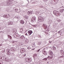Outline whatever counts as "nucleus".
Returning <instances> with one entry per match:
<instances>
[{"mask_svg":"<svg viewBox=\"0 0 64 64\" xmlns=\"http://www.w3.org/2000/svg\"><path fill=\"white\" fill-rule=\"evenodd\" d=\"M53 13L54 15L56 16H60L61 15V14L60 12L56 10H54L53 12Z\"/></svg>","mask_w":64,"mask_h":64,"instance_id":"obj_1","label":"nucleus"},{"mask_svg":"<svg viewBox=\"0 0 64 64\" xmlns=\"http://www.w3.org/2000/svg\"><path fill=\"white\" fill-rule=\"evenodd\" d=\"M26 62H28V63H30V62H31L32 61V60L30 58H26Z\"/></svg>","mask_w":64,"mask_h":64,"instance_id":"obj_2","label":"nucleus"},{"mask_svg":"<svg viewBox=\"0 0 64 64\" xmlns=\"http://www.w3.org/2000/svg\"><path fill=\"white\" fill-rule=\"evenodd\" d=\"M5 18H7V19H8L10 17V16L9 14H8L7 15H4L3 16Z\"/></svg>","mask_w":64,"mask_h":64,"instance_id":"obj_3","label":"nucleus"},{"mask_svg":"<svg viewBox=\"0 0 64 64\" xmlns=\"http://www.w3.org/2000/svg\"><path fill=\"white\" fill-rule=\"evenodd\" d=\"M28 33L29 35H30L33 33V32L32 30H28Z\"/></svg>","mask_w":64,"mask_h":64,"instance_id":"obj_4","label":"nucleus"},{"mask_svg":"<svg viewBox=\"0 0 64 64\" xmlns=\"http://www.w3.org/2000/svg\"><path fill=\"white\" fill-rule=\"evenodd\" d=\"M38 19L39 20H41V22H43L44 21V18H43L41 17H40L38 18Z\"/></svg>","mask_w":64,"mask_h":64,"instance_id":"obj_5","label":"nucleus"},{"mask_svg":"<svg viewBox=\"0 0 64 64\" xmlns=\"http://www.w3.org/2000/svg\"><path fill=\"white\" fill-rule=\"evenodd\" d=\"M49 54L50 55V56H53V53L52 51L50 50L49 52Z\"/></svg>","mask_w":64,"mask_h":64,"instance_id":"obj_6","label":"nucleus"},{"mask_svg":"<svg viewBox=\"0 0 64 64\" xmlns=\"http://www.w3.org/2000/svg\"><path fill=\"white\" fill-rule=\"evenodd\" d=\"M20 23L22 24H24V21L23 20H21L20 21Z\"/></svg>","mask_w":64,"mask_h":64,"instance_id":"obj_7","label":"nucleus"},{"mask_svg":"<svg viewBox=\"0 0 64 64\" xmlns=\"http://www.w3.org/2000/svg\"><path fill=\"white\" fill-rule=\"evenodd\" d=\"M64 9L61 8L59 12H60V13H62V12H63V11H64Z\"/></svg>","mask_w":64,"mask_h":64,"instance_id":"obj_8","label":"nucleus"},{"mask_svg":"<svg viewBox=\"0 0 64 64\" xmlns=\"http://www.w3.org/2000/svg\"><path fill=\"white\" fill-rule=\"evenodd\" d=\"M20 38V39H22V40H24L25 39V37L23 36L22 35L21 36Z\"/></svg>","mask_w":64,"mask_h":64,"instance_id":"obj_9","label":"nucleus"},{"mask_svg":"<svg viewBox=\"0 0 64 64\" xmlns=\"http://www.w3.org/2000/svg\"><path fill=\"white\" fill-rule=\"evenodd\" d=\"M18 34H14V37H15V38H16L17 37H18Z\"/></svg>","mask_w":64,"mask_h":64,"instance_id":"obj_10","label":"nucleus"},{"mask_svg":"<svg viewBox=\"0 0 64 64\" xmlns=\"http://www.w3.org/2000/svg\"><path fill=\"white\" fill-rule=\"evenodd\" d=\"M31 13H32V11H28V15H30V14H31Z\"/></svg>","mask_w":64,"mask_h":64,"instance_id":"obj_11","label":"nucleus"},{"mask_svg":"<svg viewBox=\"0 0 64 64\" xmlns=\"http://www.w3.org/2000/svg\"><path fill=\"white\" fill-rule=\"evenodd\" d=\"M24 49H22L20 50V52L21 53H23L24 52Z\"/></svg>","mask_w":64,"mask_h":64,"instance_id":"obj_12","label":"nucleus"},{"mask_svg":"<svg viewBox=\"0 0 64 64\" xmlns=\"http://www.w3.org/2000/svg\"><path fill=\"white\" fill-rule=\"evenodd\" d=\"M16 29H14L13 30V32L14 33H16Z\"/></svg>","mask_w":64,"mask_h":64,"instance_id":"obj_13","label":"nucleus"},{"mask_svg":"<svg viewBox=\"0 0 64 64\" xmlns=\"http://www.w3.org/2000/svg\"><path fill=\"white\" fill-rule=\"evenodd\" d=\"M48 58H49V59H48L49 60H50V59L51 60L52 59V57L50 56H48Z\"/></svg>","mask_w":64,"mask_h":64,"instance_id":"obj_14","label":"nucleus"},{"mask_svg":"<svg viewBox=\"0 0 64 64\" xmlns=\"http://www.w3.org/2000/svg\"><path fill=\"white\" fill-rule=\"evenodd\" d=\"M43 26L44 27H45L46 28H47V26L45 25V24H43Z\"/></svg>","mask_w":64,"mask_h":64,"instance_id":"obj_15","label":"nucleus"},{"mask_svg":"<svg viewBox=\"0 0 64 64\" xmlns=\"http://www.w3.org/2000/svg\"><path fill=\"white\" fill-rule=\"evenodd\" d=\"M44 55H47V53L46 52H45V51H44Z\"/></svg>","mask_w":64,"mask_h":64,"instance_id":"obj_16","label":"nucleus"},{"mask_svg":"<svg viewBox=\"0 0 64 64\" xmlns=\"http://www.w3.org/2000/svg\"><path fill=\"white\" fill-rule=\"evenodd\" d=\"M23 31V28H20V32H22Z\"/></svg>","mask_w":64,"mask_h":64,"instance_id":"obj_17","label":"nucleus"},{"mask_svg":"<svg viewBox=\"0 0 64 64\" xmlns=\"http://www.w3.org/2000/svg\"><path fill=\"white\" fill-rule=\"evenodd\" d=\"M47 58H46L43 59L42 60H44V61H47Z\"/></svg>","mask_w":64,"mask_h":64,"instance_id":"obj_18","label":"nucleus"},{"mask_svg":"<svg viewBox=\"0 0 64 64\" xmlns=\"http://www.w3.org/2000/svg\"><path fill=\"white\" fill-rule=\"evenodd\" d=\"M8 38H10V39H11V38H12V37H11V36H10V35H9L8 36Z\"/></svg>","mask_w":64,"mask_h":64,"instance_id":"obj_19","label":"nucleus"},{"mask_svg":"<svg viewBox=\"0 0 64 64\" xmlns=\"http://www.w3.org/2000/svg\"><path fill=\"white\" fill-rule=\"evenodd\" d=\"M15 11L16 12H17V11H18V8H16L15 9Z\"/></svg>","mask_w":64,"mask_h":64,"instance_id":"obj_20","label":"nucleus"},{"mask_svg":"<svg viewBox=\"0 0 64 64\" xmlns=\"http://www.w3.org/2000/svg\"><path fill=\"white\" fill-rule=\"evenodd\" d=\"M7 54L8 55H10V52H8Z\"/></svg>","mask_w":64,"mask_h":64,"instance_id":"obj_21","label":"nucleus"},{"mask_svg":"<svg viewBox=\"0 0 64 64\" xmlns=\"http://www.w3.org/2000/svg\"><path fill=\"white\" fill-rule=\"evenodd\" d=\"M62 55H64V52H62Z\"/></svg>","mask_w":64,"mask_h":64,"instance_id":"obj_22","label":"nucleus"},{"mask_svg":"<svg viewBox=\"0 0 64 64\" xmlns=\"http://www.w3.org/2000/svg\"><path fill=\"white\" fill-rule=\"evenodd\" d=\"M32 19H33L34 20H35V19H36V18H35V17H34Z\"/></svg>","mask_w":64,"mask_h":64,"instance_id":"obj_23","label":"nucleus"},{"mask_svg":"<svg viewBox=\"0 0 64 64\" xmlns=\"http://www.w3.org/2000/svg\"><path fill=\"white\" fill-rule=\"evenodd\" d=\"M28 49L29 50L30 49H31V48H30V47H28Z\"/></svg>","mask_w":64,"mask_h":64,"instance_id":"obj_24","label":"nucleus"},{"mask_svg":"<svg viewBox=\"0 0 64 64\" xmlns=\"http://www.w3.org/2000/svg\"><path fill=\"white\" fill-rule=\"evenodd\" d=\"M62 52H63V50H61L60 51V52L61 53H62Z\"/></svg>","mask_w":64,"mask_h":64,"instance_id":"obj_25","label":"nucleus"},{"mask_svg":"<svg viewBox=\"0 0 64 64\" xmlns=\"http://www.w3.org/2000/svg\"><path fill=\"white\" fill-rule=\"evenodd\" d=\"M12 24H11V22H9V23H10V24H13V23H12Z\"/></svg>","mask_w":64,"mask_h":64,"instance_id":"obj_26","label":"nucleus"},{"mask_svg":"<svg viewBox=\"0 0 64 64\" xmlns=\"http://www.w3.org/2000/svg\"><path fill=\"white\" fill-rule=\"evenodd\" d=\"M26 54H24V57H25L26 56Z\"/></svg>","mask_w":64,"mask_h":64,"instance_id":"obj_27","label":"nucleus"},{"mask_svg":"<svg viewBox=\"0 0 64 64\" xmlns=\"http://www.w3.org/2000/svg\"><path fill=\"white\" fill-rule=\"evenodd\" d=\"M40 49L39 50H38L37 51V52H39V51H40Z\"/></svg>","mask_w":64,"mask_h":64,"instance_id":"obj_28","label":"nucleus"},{"mask_svg":"<svg viewBox=\"0 0 64 64\" xmlns=\"http://www.w3.org/2000/svg\"><path fill=\"white\" fill-rule=\"evenodd\" d=\"M8 2H11V1H10V0H8Z\"/></svg>","mask_w":64,"mask_h":64,"instance_id":"obj_29","label":"nucleus"},{"mask_svg":"<svg viewBox=\"0 0 64 64\" xmlns=\"http://www.w3.org/2000/svg\"><path fill=\"white\" fill-rule=\"evenodd\" d=\"M14 0H10V1H14Z\"/></svg>","mask_w":64,"mask_h":64,"instance_id":"obj_30","label":"nucleus"},{"mask_svg":"<svg viewBox=\"0 0 64 64\" xmlns=\"http://www.w3.org/2000/svg\"><path fill=\"white\" fill-rule=\"evenodd\" d=\"M25 35H26V36H27V33H26L25 34Z\"/></svg>","mask_w":64,"mask_h":64,"instance_id":"obj_31","label":"nucleus"},{"mask_svg":"<svg viewBox=\"0 0 64 64\" xmlns=\"http://www.w3.org/2000/svg\"><path fill=\"white\" fill-rule=\"evenodd\" d=\"M1 46H2V44H0V47Z\"/></svg>","mask_w":64,"mask_h":64,"instance_id":"obj_32","label":"nucleus"},{"mask_svg":"<svg viewBox=\"0 0 64 64\" xmlns=\"http://www.w3.org/2000/svg\"><path fill=\"white\" fill-rule=\"evenodd\" d=\"M60 31H59L58 32V33H60Z\"/></svg>","mask_w":64,"mask_h":64,"instance_id":"obj_33","label":"nucleus"},{"mask_svg":"<svg viewBox=\"0 0 64 64\" xmlns=\"http://www.w3.org/2000/svg\"><path fill=\"white\" fill-rule=\"evenodd\" d=\"M34 49H35V48H34V49H32V50H34Z\"/></svg>","mask_w":64,"mask_h":64,"instance_id":"obj_34","label":"nucleus"},{"mask_svg":"<svg viewBox=\"0 0 64 64\" xmlns=\"http://www.w3.org/2000/svg\"><path fill=\"white\" fill-rule=\"evenodd\" d=\"M0 58L1 59H2V58L1 57Z\"/></svg>","mask_w":64,"mask_h":64,"instance_id":"obj_35","label":"nucleus"},{"mask_svg":"<svg viewBox=\"0 0 64 64\" xmlns=\"http://www.w3.org/2000/svg\"><path fill=\"white\" fill-rule=\"evenodd\" d=\"M12 42L13 43H14V41L13 42Z\"/></svg>","mask_w":64,"mask_h":64,"instance_id":"obj_36","label":"nucleus"},{"mask_svg":"<svg viewBox=\"0 0 64 64\" xmlns=\"http://www.w3.org/2000/svg\"><path fill=\"white\" fill-rule=\"evenodd\" d=\"M50 42V43H51L52 42Z\"/></svg>","mask_w":64,"mask_h":64,"instance_id":"obj_37","label":"nucleus"},{"mask_svg":"<svg viewBox=\"0 0 64 64\" xmlns=\"http://www.w3.org/2000/svg\"><path fill=\"white\" fill-rule=\"evenodd\" d=\"M2 64H3V62L2 61Z\"/></svg>","mask_w":64,"mask_h":64,"instance_id":"obj_38","label":"nucleus"},{"mask_svg":"<svg viewBox=\"0 0 64 64\" xmlns=\"http://www.w3.org/2000/svg\"><path fill=\"white\" fill-rule=\"evenodd\" d=\"M0 64H2V63H1V62H0Z\"/></svg>","mask_w":64,"mask_h":64,"instance_id":"obj_39","label":"nucleus"},{"mask_svg":"<svg viewBox=\"0 0 64 64\" xmlns=\"http://www.w3.org/2000/svg\"><path fill=\"white\" fill-rule=\"evenodd\" d=\"M36 13H38V12H36Z\"/></svg>","mask_w":64,"mask_h":64,"instance_id":"obj_40","label":"nucleus"},{"mask_svg":"<svg viewBox=\"0 0 64 64\" xmlns=\"http://www.w3.org/2000/svg\"><path fill=\"white\" fill-rule=\"evenodd\" d=\"M47 63H48H48H49V62H47Z\"/></svg>","mask_w":64,"mask_h":64,"instance_id":"obj_41","label":"nucleus"},{"mask_svg":"<svg viewBox=\"0 0 64 64\" xmlns=\"http://www.w3.org/2000/svg\"><path fill=\"white\" fill-rule=\"evenodd\" d=\"M57 30H56V32H57Z\"/></svg>","mask_w":64,"mask_h":64,"instance_id":"obj_42","label":"nucleus"},{"mask_svg":"<svg viewBox=\"0 0 64 64\" xmlns=\"http://www.w3.org/2000/svg\"><path fill=\"white\" fill-rule=\"evenodd\" d=\"M55 1V0H54V1Z\"/></svg>","mask_w":64,"mask_h":64,"instance_id":"obj_43","label":"nucleus"}]
</instances>
